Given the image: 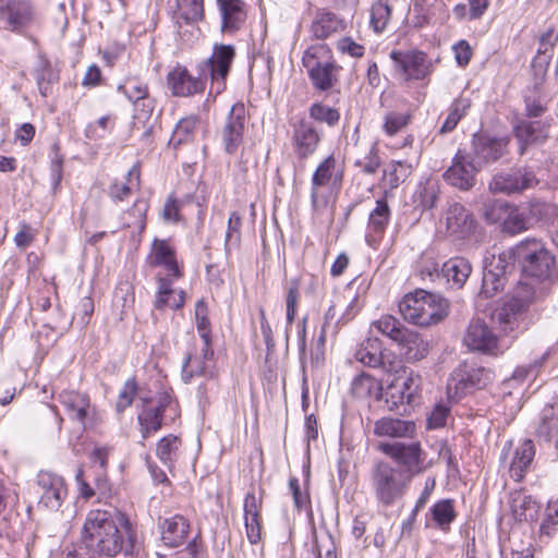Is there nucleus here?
Returning <instances> with one entry per match:
<instances>
[{
  "label": "nucleus",
  "instance_id": "5",
  "mask_svg": "<svg viewBox=\"0 0 558 558\" xmlns=\"http://www.w3.org/2000/svg\"><path fill=\"white\" fill-rule=\"evenodd\" d=\"M399 311L404 320L421 327L435 325L449 314V302L440 294L417 289L403 296Z\"/></svg>",
  "mask_w": 558,
  "mask_h": 558
},
{
  "label": "nucleus",
  "instance_id": "34",
  "mask_svg": "<svg viewBox=\"0 0 558 558\" xmlns=\"http://www.w3.org/2000/svg\"><path fill=\"white\" fill-rule=\"evenodd\" d=\"M197 123L198 119L194 116L181 119L177 123L168 145L177 149L182 144L192 142Z\"/></svg>",
  "mask_w": 558,
  "mask_h": 558
},
{
  "label": "nucleus",
  "instance_id": "55",
  "mask_svg": "<svg viewBox=\"0 0 558 558\" xmlns=\"http://www.w3.org/2000/svg\"><path fill=\"white\" fill-rule=\"evenodd\" d=\"M300 298V280L291 279L287 288V322L292 324L296 314L298 302Z\"/></svg>",
  "mask_w": 558,
  "mask_h": 558
},
{
  "label": "nucleus",
  "instance_id": "46",
  "mask_svg": "<svg viewBox=\"0 0 558 558\" xmlns=\"http://www.w3.org/2000/svg\"><path fill=\"white\" fill-rule=\"evenodd\" d=\"M354 166L360 168L364 174H375L381 166L377 144H372L368 150L355 159Z\"/></svg>",
  "mask_w": 558,
  "mask_h": 558
},
{
  "label": "nucleus",
  "instance_id": "19",
  "mask_svg": "<svg viewBox=\"0 0 558 558\" xmlns=\"http://www.w3.org/2000/svg\"><path fill=\"white\" fill-rule=\"evenodd\" d=\"M509 137H493L487 134H475L472 146L474 161L480 167L492 163L508 154Z\"/></svg>",
  "mask_w": 558,
  "mask_h": 558
},
{
  "label": "nucleus",
  "instance_id": "43",
  "mask_svg": "<svg viewBox=\"0 0 558 558\" xmlns=\"http://www.w3.org/2000/svg\"><path fill=\"white\" fill-rule=\"evenodd\" d=\"M391 17V8L388 0H378L371 9V25L376 33L386 29Z\"/></svg>",
  "mask_w": 558,
  "mask_h": 558
},
{
  "label": "nucleus",
  "instance_id": "9",
  "mask_svg": "<svg viewBox=\"0 0 558 558\" xmlns=\"http://www.w3.org/2000/svg\"><path fill=\"white\" fill-rule=\"evenodd\" d=\"M36 20V10L27 0L0 1V28L22 34Z\"/></svg>",
  "mask_w": 558,
  "mask_h": 558
},
{
  "label": "nucleus",
  "instance_id": "33",
  "mask_svg": "<svg viewBox=\"0 0 558 558\" xmlns=\"http://www.w3.org/2000/svg\"><path fill=\"white\" fill-rule=\"evenodd\" d=\"M340 27V21L329 11H318L311 25V32L317 39H326L331 34L338 32Z\"/></svg>",
  "mask_w": 558,
  "mask_h": 558
},
{
  "label": "nucleus",
  "instance_id": "51",
  "mask_svg": "<svg viewBox=\"0 0 558 558\" xmlns=\"http://www.w3.org/2000/svg\"><path fill=\"white\" fill-rule=\"evenodd\" d=\"M180 16L186 24L196 23L204 17L203 0H178Z\"/></svg>",
  "mask_w": 558,
  "mask_h": 558
},
{
  "label": "nucleus",
  "instance_id": "15",
  "mask_svg": "<svg viewBox=\"0 0 558 558\" xmlns=\"http://www.w3.org/2000/svg\"><path fill=\"white\" fill-rule=\"evenodd\" d=\"M535 174L525 168H515L496 173L489 182L494 193L513 194L531 189L537 184Z\"/></svg>",
  "mask_w": 558,
  "mask_h": 558
},
{
  "label": "nucleus",
  "instance_id": "25",
  "mask_svg": "<svg viewBox=\"0 0 558 558\" xmlns=\"http://www.w3.org/2000/svg\"><path fill=\"white\" fill-rule=\"evenodd\" d=\"M415 430L414 422L391 416L376 420L373 428L375 436L386 438H412Z\"/></svg>",
  "mask_w": 558,
  "mask_h": 558
},
{
  "label": "nucleus",
  "instance_id": "31",
  "mask_svg": "<svg viewBox=\"0 0 558 558\" xmlns=\"http://www.w3.org/2000/svg\"><path fill=\"white\" fill-rule=\"evenodd\" d=\"M181 439L169 434L162 437L156 446V456L160 462L172 471L180 454Z\"/></svg>",
  "mask_w": 558,
  "mask_h": 558
},
{
  "label": "nucleus",
  "instance_id": "58",
  "mask_svg": "<svg viewBox=\"0 0 558 558\" xmlns=\"http://www.w3.org/2000/svg\"><path fill=\"white\" fill-rule=\"evenodd\" d=\"M208 307L204 300H198L195 305V320H196V327L199 332L201 339L206 340L210 337V323L208 319Z\"/></svg>",
  "mask_w": 558,
  "mask_h": 558
},
{
  "label": "nucleus",
  "instance_id": "39",
  "mask_svg": "<svg viewBox=\"0 0 558 558\" xmlns=\"http://www.w3.org/2000/svg\"><path fill=\"white\" fill-rule=\"evenodd\" d=\"M529 215L542 223L554 225L558 220V205L535 199L530 202Z\"/></svg>",
  "mask_w": 558,
  "mask_h": 558
},
{
  "label": "nucleus",
  "instance_id": "48",
  "mask_svg": "<svg viewBox=\"0 0 558 558\" xmlns=\"http://www.w3.org/2000/svg\"><path fill=\"white\" fill-rule=\"evenodd\" d=\"M411 165L404 161L393 160L389 167L384 170V177L388 178L390 189H396L400 183L405 181V179L411 174Z\"/></svg>",
  "mask_w": 558,
  "mask_h": 558
},
{
  "label": "nucleus",
  "instance_id": "53",
  "mask_svg": "<svg viewBox=\"0 0 558 558\" xmlns=\"http://www.w3.org/2000/svg\"><path fill=\"white\" fill-rule=\"evenodd\" d=\"M118 90L122 92L130 101L145 98L148 94L147 85L135 77L126 78L118 86Z\"/></svg>",
  "mask_w": 558,
  "mask_h": 558
},
{
  "label": "nucleus",
  "instance_id": "17",
  "mask_svg": "<svg viewBox=\"0 0 558 558\" xmlns=\"http://www.w3.org/2000/svg\"><path fill=\"white\" fill-rule=\"evenodd\" d=\"M477 165L463 150H458L452 159V165L444 172L445 181L462 191L472 189L475 184Z\"/></svg>",
  "mask_w": 558,
  "mask_h": 558
},
{
  "label": "nucleus",
  "instance_id": "30",
  "mask_svg": "<svg viewBox=\"0 0 558 558\" xmlns=\"http://www.w3.org/2000/svg\"><path fill=\"white\" fill-rule=\"evenodd\" d=\"M472 271L470 262L464 257H452L445 262L441 267V274L454 287L461 288Z\"/></svg>",
  "mask_w": 558,
  "mask_h": 558
},
{
  "label": "nucleus",
  "instance_id": "11",
  "mask_svg": "<svg viewBox=\"0 0 558 558\" xmlns=\"http://www.w3.org/2000/svg\"><path fill=\"white\" fill-rule=\"evenodd\" d=\"M343 173L338 169V163L333 155H329L316 168L312 177L311 205L315 214H322L328 206V197L318 192V187L327 185L329 182L340 183Z\"/></svg>",
  "mask_w": 558,
  "mask_h": 558
},
{
  "label": "nucleus",
  "instance_id": "40",
  "mask_svg": "<svg viewBox=\"0 0 558 558\" xmlns=\"http://www.w3.org/2000/svg\"><path fill=\"white\" fill-rule=\"evenodd\" d=\"M412 120L410 110H391L385 114L383 130L388 136H393L404 130Z\"/></svg>",
  "mask_w": 558,
  "mask_h": 558
},
{
  "label": "nucleus",
  "instance_id": "37",
  "mask_svg": "<svg viewBox=\"0 0 558 558\" xmlns=\"http://www.w3.org/2000/svg\"><path fill=\"white\" fill-rule=\"evenodd\" d=\"M471 107V100L468 97H458L453 100L449 108V112L444 123L440 126L439 132L441 134L449 133L453 131L459 123V121L464 117L466 111Z\"/></svg>",
  "mask_w": 558,
  "mask_h": 558
},
{
  "label": "nucleus",
  "instance_id": "22",
  "mask_svg": "<svg viewBox=\"0 0 558 558\" xmlns=\"http://www.w3.org/2000/svg\"><path fill=\"white\" fill-rule=\"evenodd\" d=\"M549 128L548 120H519L513 128V132L520 143V154H524L529 145L544 143L549 136Z\"/></svg>",
  "mask_w": 558,
  "mask_h": 558
},
{
  "label": "nucleus",
  "instance_id": "35",
  "mask_svg": "<svg viewBox=\"0 0 558 558\" xmlns=\"http://www.w3.org/2000/svg\"><path fill=\"white\" fill-rule=\"evenodd\" d=\"M511 509L519 521H532L537 513V504L532 496L518 493L511 499Z\"/></svg>",
  "mask_w": 558,
  "mask_h": 558
},
{
  "label": "nucleus",
  "instance_id": "21",
  "mask_svg": "<svg viewBox=\"0 0 558 558\" xmlns=\"http://www.w3.org/2000/svg\"><path fill=\"white\" fill-rule=\"evenodd\" d=\"M245 121L244 105H233L221 130V140L226 153L232 155L241 146L243 142Z\"/></svg>",
  "mask_w": 558,
  "mask_h": 558
},
{
  "label": "nucleus",
  "instance_id": "52",
  "mask_svg": "<svg viewBox=\"0 0 558 558\" xmlns=\"http://www.w3.org/2000/svg\"><path fill=\"white\" fill-rule=\"evenodd\" d=\"M381 398L387 404L389 411H396L400 405L408 404V395L397 385L395 380L389 384L386 389L380 393Z\"/></svg>",
  "mask_w": 558,
  "mask_h": 558
},
{
  "label": "nucleus",
  "instance_id": "28",
  "mask_svg": "<svg viewBox=\"0 0 558 558\" xmlns=\"http://www.w3.org/2000/svg\"><path fill=\"white\" fill-rule=\"evenodd\" d=\"M58 400L69 412L70 418L81 424L85 423L90 408L87 393L75 390H63L59 393Z\"/></svg>",
  "mask_w": 558,
  "mask_h": 558
},
{
  "label": "nucleus",
  "instance_id": "2",
  "mask_svg": "<svg viewBox=\"0 0 558 558\" xmlns=\"http://www.w3.org/2000/svg\"><path fill=\"white\" fill-rule=\"evenodd\" d=\"M83 542L100 556H132L136 532L129 518L118 511L92 510L83 526Z\"/></svg>",
  "mask_w": 558,
  "mask_h": 558
},
{
  "label": "nucleus",
  "instance_id": "20",
  "mask_svg": "<svg viewBox=\"0 0 558 558\" xmlns=\"http://www.w3.org/2000/svg\"><path fill=\"white\" fill-rule=\"evenodd\" d=\"M322 141V133L308 120L302 118L292 123V145L299 159L312 156Z\"/></svg>",
  "mask_w": 558,
  "mask_h": 558
},
{
  "label": "nucleus",
  "instance_id": "60",
  "mask_svg": "<svg viewBox=\"0 0 558 558\" xmlns=\"http://www.w3.org/2000/svg\"><path fill=\"white\" fill-rule=\"evenodd\" d=\"M439 190L436 184L427 183L420 191V204L424 209H432L438 201Z\"/></svg>",
  "mask_w": 558,
  "mask_h": 558
},
{
  "label": "nucleus",
  "instance_id": "42",
  "mask_svg": "<svg viewBox=\"0 0 558 558\" xmlns=\"http://www.w3.org/2000/svg\"><path fill=\"white\" fill-rule=\"evenodd\" d=\"M163 414L159 410L153 408H145L141 414H138V423L141 425V433L143 439H146L150 434L156 433L162 426Z\"/></svg>",
  "mask_w": 558,
  "mask_h": 558
},
{
  "label": "nucleus",
  "instance_id": "7",
  "mask_svg": "<svg viewBox=\"0 0 558 558\" xmlns=\"http://www.w3.org/2000/svg\"><path fill=\"white\" fill-rule=\"evenodd\" d=\"M373 326L398 344L407 361H421L428 354V342L418 332L407 328L395 316L383 315L373 323Z\"/></svg>",
  "mask_w": 558,
  "mask_h": 558
},
{
  "label": "nucleus",
  "instance_id": "56",
  "mask_svg": "<svg viewBox=\"0 0 558 558\" xmlns=\"http://www.w3.org/2000/svg\"><path fill=\"white\" fill-rule=\"evenodd\" d=\"M137 384L135 378L128 379L122 389L119 392L118 400L116 402V411L122 413L128 407H130L136 396Z\"/></svg>",
  "mask_w": 558,
  "mask_h": 558
},
{
  "label": "nucleus",
  "instance_id": "18",
  "mask_svg": "<svg viewBox=\"0 0 558 558\" xmlns=\"http://www.w3.org/2000/svg\"><path fill=\"white\" fill-rule=\"evenodd\" d=\"M445 220L446 231L454 240L468 239L477 227L473 213L460 203L449 205Z\"/></svg>",
  "mask_w": 558,
  "mask_h": 558
},
{
  "label": "nucleus",
  "instance_id": "64",
  "mask_svg": "<svg viewBox=\"0 0 558 558\" xmlns=\"http://www.w3.org/2000/svg\"><path fill=\"white\" fill-rule=\"evenodd\" d=\"M35 239V233L32 227L25 222L21 223L19 232L14 236V242L17 247L26 248Z\"/></svg>",
  "mask_w": 558,
  "mask_h": 558
},
{
  "label": "nucleus",
  "instance_id": "29",
  "mask_svg": "<svg viewBox=\"0 0 558 558\" xmlns=\"http://www.w3.org/2000/svg\"><path fill=\"white\" fill-rule=\"evenodd\" d=\"M339 70L340 66L337 65L336 61H332L326 65L311 66V69H307V73L312 85L320 92H326L337 84Z\"/></svg>",
  "mask_w": 558,
  "mask_h": 558
},
{
  "label": "nucleus",
  "instance_id": "61",
  "mask_svg": "<svg viewBox=\"0 0 558 558\" xmlns=\"http://www.w3.org/2000/svg\"><path fill=\"white\" fill-rule=\"evenodd\" d=\"M132 102L135 107V118L138 121H144L150 118L155 108V100L150 98L148 94L145 96V98H141L140 100H133Z\"/></svg>",
  "mask_w": 558,
  "mask_h": 558
},
{
  "label": "nucleus",
  "instance_id": "27",
  "mask_svg": "<svg viewBox=\"0 0 558 558\" xmlns=\"http://www.w3.org/2000/svg\"><path fill=\"white\" fill-rule=\"evenodd\" d=\"M535 446L533 440L524 439L513 451L509 466L511 478L521 482L529 472L535 457Z\"/></svg>",
  "mask_w": 558,
  "mask_h": 558
},
{
  "label": "nucleus",
  "instance_id": "16",
  "mask_svg": "<svg viewBox=\"0 0 558 558\" xmlns=\"http://www.w3.org/2000/svg\"><path fill=\"white\" fill-rule=\"evenodd\" d=\"M37 484L41 490L39 507L49 511H58L68 496V488L62 476L41 471L37 475Z\"/></svg>",
  "mask_w": 558,
  "mask_h": 558
},
{
  "label": "nucleus",
  "instance_id": "57",
  "mask_svg": "<svg viewBox=\"0 0 558 558\" xmlns=\"http://www.w3.org/2000/svg\"><path fill=\"white\" fill-rule=\"evenodd\" d=\"M397 385L401 386V389L408 395V404H412L415 401V397L421 384V376L413 374L400 375L393 379Z\"/></svg>",
  "mask_w": 558,
  "mask_h": 558
},
{
  "label": "nucleus",
  "instance_id": "32",
  "mask_svg": "<svg viewBox=\"0 0 558 558\" xmlns=\"http://www.w3.org/2000/svg\"><path fill=\"white\" fill-rule=\"evenodd\" d=\"M355 359L368 367L383 364V344L378 338H367L355 352Z\"/></svg>",
  "mask_w": 558,
  "mask_h": 558
},
{
  "label": "nucleus",
  "instance_id": "63",
  "mask_svg": "<svg viewBox=\"0 0 558 558\" xmlns=\"http://www.w3.org/2000/svg\"><path fill=\"white\" fill-rule=\"evenodd\" d=\"M454 58L460 66L469 64L472 58V49L466 40H460L453 46Z\"/></svg>",
  "mask_w": 558,
  "mask_h": 558
},
{
  "label": "nucleus",
  "instance_id": "10",
  "mask_svg": "<svg viewBox=\"0 0 558 558\" xmlns=\"http://www.w3.org/2000/svg\"><path fill=\"white\" fill-rule=\"evenodd\" d=\"M489 223L501 222L505 233L514 235L529 229L530 215L508 202H496L485 211Z\"/></svg>",
  "mask_w": 558,
  "mask_h": 558
},
{
  "label": "nucleus",
  "instance_id": "14",
  "mask_svg": "<svg viewBox=\"0 0 558 558\" xmlns=\"http://www.w3.org/2000/svg\"><path fill=\"white\" fill-rule=\"evenodd\" d=\"M390 58L393 61L395 70L405 80H424L432 72V62L423 51L392 50Z\"/></svg>",
  "mask_w": 558,
  "mask_h": 558
},
{
  "label": "nucleus",
  "instance_id": "62",
  "mask_svg": "<svg viewBox=\"0 0 558 558\" xmlns=\"http://www.w3.org/2000/svg\"><path fill=\"white\" fill-rule=\"evenodd\" d=\"M244 520L247 539L255 545L260 541L259 515L244 517Z\"/></svg>",
  "mask_w": 558,
  "mask_h": 558
},
{
  "label": "nucleus",
  "instance_id": "38",
  "mask_svg": "<svg viewBox=\"0 0 558 558\" xmlns=\"http://www.w3.org/2000/svg\"><path fill=\"white\" fill-rule=\"evenodd\" d=\"M430 513L436 525L442 531H448L450 524L457 517L453 501L451 499H442L437 501L432 507Z\"/></svg>",
  "mask_w": 558,
  "mask_h": 558
},
{
  "label": "nucleus",
  "instance_id": "45",
  "mask_svg": "<svg viewBox=\"0 0 558 558\" xmlns=\"http://www.w3.org/2000/svg\"><path fill=\"white\" fill-rule=\"evenodd\" d=\"M207 368V363L201 356L189 352L182 365V379L184 383H189L193 377L206 376L208 374Z\"/></svg>",
  "mask_w": 558,
  "mask_h": 558
},
{
  "label": "nucleus",
  "instance_id": "24",
  "mask_svg": "<svg viewBox=\"0 0 558 558\" xmlns=\"http://www.w3.org/2000/svg\"><path fill=\"white\" fill-rule=\"evenodd\" d=\"M221 15L222 33L234 34L246 20L245 4L242 0H217Z\"/></svg>",
  "mask_w": 558,
  "mask_h": 558
},
{
  "label": "nucleus",
  "instance_id": "8",
  "mask_svg": "<svg viewBox=\"0 0 558 558\" xmlns=\"http://www.w3.org/2000/svg\"><path fill=\"white\" fill-rule=\"evenodd\" d=\"M377 448L391 458L410 480L424 470V452L420 442H379Z\"/></svg>",
  "mask_w": 558,
  "mask_h": 558
},
{
  "label": "nucleus",
  "instance_id": "1",
  "mask_svg": "<svg viewBox=\"0 0 558 558\" xmlns=\"http://www.w3.org/2000/svg\"><path fill=\"white\" fill-rule=\"evenodd\" d=\"M514 263L521 267V270L531 278L529 281L539 283L537 280H547L551 277L555 257L537 239L529 238L514 247L493 254L485 259L482 288L480 295L489 299L501 292L508 281V274L513 269Z\"/></svg>",
  "mask_w": 558,
  "mask_h": 558
},
{
  "label": "nucleus",
  "instance_id": "6",
  "mask_svg": "<svg viewBox=\"0 0 558 558\" xmlns=\"http://www.w3.org/2000/svg\"><path fill=\"white\" fill-rule=\"evenodd\" d=\"M412 480L391 462L377 460L369 471V484L379 506L391 507L407 494Z\"/></svg>",
  "mask_w": 558,
  "mask_h": 558
},
{
  "label": "nucleus",
  "instance_id": "12",
  "mask_svg": "<svg viewBox=\"0 0 558 558\" xmlns=\"http://www.w3.org/2000/svg\"><path fill=\"white\" fill-rule=\"evenodd\" d=\"M493 380V373L475 364L460 365L452 374L448 384V391L454 388L456 396L470 393L476 389L485 388Z\"/></svg>",
  "mask_w": 558,
  "mask_h": 558
},
{
  "label": "nucleus",
  "instance_id": "50",
  "mask_svg": "<svg viewBox=\"0 0 558 558\" xmlns=\"http://www.w3.org/2000/svg\"><path fill=\"white\" fill-rule=\"evenodd\" d=\"M336 316H337L336 305L332 304L328 307V310L326 311V313L324 315V323L322 325L319 342H322V343L325 342L328 331H330L332 333H337L338 326L340 325V323L344 324V323L349 322L350 319H352V317H353V315H351L349 312L337 319H336Z\"/></svg>",
  "mask_w": 558,
  "mask_h": 558
},
{
  "label": "nucleus",
  "instance_id": "44",
  "mask_svg": "<svg viewBox=\"0 0 558 558\" xmlns=\"http://www.w3.org/2000/svg\"><path fill=\"white\" fill-rule=\"evenodd\" d=\"M310 118L319 123H326L328 126H335L340 120V112L322 102H315L308 108Z\"/></svg>",
  "mask_w": 558,
  "mask_h": 558
},
{
  "label": "nucleus",
  "instance_id": "13",
  "mask_svg": "<svg viewBox=\"0 0 558 558\" xmlns=\"http://www.w3.org/2000/svg\"><path fill=\"white\" fill-rule=\"evenodd\" d=\"M463 343L472 351L498 355L502 353L499 338L483 318L473 317L463 336Z\"/></svg>",
  "mask_w": 558,
  "mask_h": 558
},
{
  "label": "nucleus",
  "instance_id": "4",
  "mask_svg": "<svg viewBox=\"0 0 558 558\" xmlns=\"http://www.w3.org/2000/svg\"><path fill=\"white\" fill-rule=\"evenodd\" d=\"M539 283L519 281L502 304L492 313V320L501 332L510 335L520 329L530 306L545 296Z\"/></svg>",
  "mask_w": 558,
  "mask_h": 558
},
{
  "label": "nucleus",
  "instance_id": "26",
  "mask_svg": "<svg viewBox=\"0 0 558 558\" xmlns=\"http://www.w3.org/2000/svg\"><path fill=\"white\" fill-rule=\"evenodd\" d=\"M149 259L150 265L154 267L163 266L169 277L174 279L182 277L175 258V251L166 240H154Z\"/></svg>",
  "mask_w": 558,
  "mask_h": 558
},
{
  "label": "nucleus",
  "instance_id": "41",
  "mask_svg": "<svg viewBox=\"0 0 558 558\" xmlns=\"http://www.w3.org/2000/svg\"><path fill=\"white\" fill-rule=\"evenodd\" d=\"M390 219V208L386 199L376 201L368 218V228L376 234H383Z\"/></svg>",
  "mask_w": 558,
  "mask_h": 558
},
{
  "label": "nucleus",
  "instance_id": "49",
  "mask_svg": "<svg viewBox=\"0 0 558 558\" xmlns=\"http://www.w3.org/2000/svg\"><path fill=\"white\" fill-rule=\"evenodd\" d=\"M242 218L236 211H232L228 219L225 239V251L230 254L232 247L239 246L241 242Z\"/></svg>",
  "mask_w": 558,
  "mask_h": 558
},
{
  "label": "nucleus",
  "instance_id": "36",
  "mask_svg": "<svg viewBox=\"0 0 558 558\" xmlns=\"http://www.w3.org/2000/svg\"><path fill=\"white\" fill-rule=\"evenodd\" d=\"M335 61L332 52L327 44H315L310 46L303 53L302 63L304 68L329 64Z\"/></svg>",
  "mask_w": 558,
  "mask_h": 558
},
{
  "label": "nucleus",
  "instance_id": "54",
  "mask_svg": "<svg viewBox=\"0 0 558 558\" xmlns=\"http://www.w3.org/2000/svg\"><path fill=\"white\" fill-rule=\"evenodd\" d=\"M34 75L37 81L40 94L43 96H47L50 89V84L53 81V73L49 62L46 60H40L34 70Z\"/></svg>",
  "mask_w": 558,
  "mask_h": 558
},
{
  "label": "nucleus",
  "instance_id": "23",
  "mask_svg": "<svg viewBox=\"0 0 558 558\" xmlns=\"http://www.w3.org/2000/svg\"><path fill=\"white\" fill-rule=\"evenodd\" d=\"M159 529L163 545L170 548H178L185 544L187 539L190 523L183 515L175 514L163 519L159 524Z\"/></svg>",
  "mask_w": 558,
  "mask_h": 558
},
{
  "label": "nucleus",
  "instance_id": "59",
  "mask_svg": "<svg viewBox=\"0 0 558 558\" xmlns=\"http://www.w3.org/2000/svg\"><path fill=\"white\" fill-rule=\"evenodd\" d=\"M450 408L446 404L438 403L434 407L427 418L428 428H440L446 425Z\"/></svg>",
  "mask_w": 558,
  "mask_h": 558
},
{
  "label": "nucleus",
  "instance_id": "3",
  "mask_svg": "<svg viewBox=\"0 0 558 558\" xmlns=\"http://www.w3.org/2000/svg\"><path fill=\"white\" fill-rule=\"evenodd\" d=\"M234 57L235 50L231 45H216L213 54L197 64L196 75L178 64L167 75L172 95L189 97L203 93L208 78L211 81L209 93L216 96L221 94L226 88V78Z\"/></svg>",
  "mask_w": 558,
  "mask_h": 558
},
{
  "label": "nucleus",
  "instance_id": "47",
  "mask_svg": "<svg viewBox=\"0 0 558 558\" xmlns=\"http://www.w3.org/2000/svg\"><path fill=\"white\" fill-rule=\"evenodd\" d=\"M380 389L378 381L373 376L364 373L356 376L351 385L353 396L360 399L371 397L373 392Z\"/></svg>",
  "mask_w": 558,
  "mask_h": 558
}]
</instances>
